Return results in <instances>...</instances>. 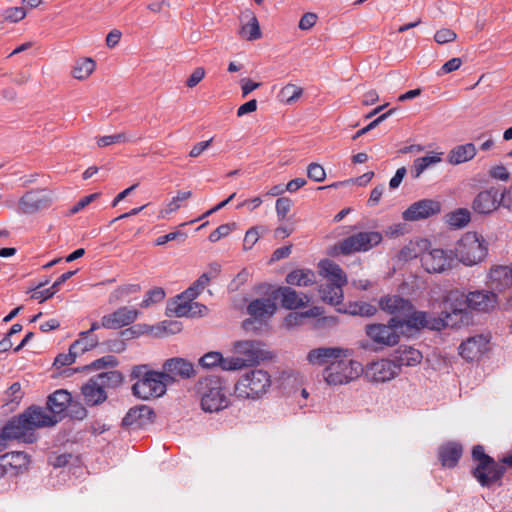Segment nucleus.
<instances>
[{
  "label": "nucleus",
  "instance_id": "f257e3e1",
  "mask_svg": "<svg viewBox=\"0 0 512 512\" xmlns=\"http://www.w3.org/2000/svg\"><path fill=\"white\" fill-rule=\"evenodd\" d=\"M195 393L204 412H220L230 405V392L226 381L215 375L200 378L195 384Z\"/></svg>",
  "mask_w": 512,
  "mask_h": 512
},
{
  "label": "nucleus",
  "instance_id": "f03ea898",
  "mask_svg": "<svg viewBox=\"0 0 512 512\" xmlns=\"http://www.w3.org/2000/svg\"><path fill=\"white\" fill-rule=\"evenodd\" d=\"M49 418L44 417L40 411L28 407L23 413L11 418L1 429L2 436L9 440L23 439L26 443L34 442V431L37 428L46 427Z\"/></svg>",
  "mask_w": 512,
  "mask_h": 512
},
{
  "label": "nucleus",
  "instance_id": "7ed1b4c3",
  "mask_svg": "<svg viewBox=\"0 0 512 512\" xmlns=\"http://www.w3.org/2000/svg\"><path fill=\"white\" fill-rule=\"evenodd\" d=\"M131 378L137 379L132 386L133 394L143 400L160 397L166 393L168 375L163 372L150 370L148 365H136L131 372Z\"/></svg>",
  "mask_w": 512,
  "mask_h": 512
},
{
  "label": "nucleus",
  "instance_id": "20e7f679",
  "mask_svg": "<svg viewBox=\"0 0 512 512\" xmlns=\"http://www.w3.org/2000/svg\"><path fill=\"white\" fill-rule=\"evenodd\" d=\"M409 310L404 319L392 318V322L398 323L400 329L405 327L408 331H441L450 325L451 315L447 311H441L440 315L436 316L430 311L417 310L413 304Z\"/></svg>",
  "mask_w": 512,
  "mask_h": 512
},
{
  "label": "nucleus",
  "instance_id": "39448f33",
  "mask_svg": "<svg viewBox=\"0 0 512 512\" xmlns=\"http://www.w3.org/2000/svg\"><path fill=\"white\" fill-rule=\"evenodd\" d=\"M472 459L477 465L472 470V476L482 487H491L494 483L500 482L506 467L497 463L494 458L485 453L482 445H475L472 448Z\"/></svg>",
  "mask_w": 512,
  "mask_h": 512
},
{
  "label": "nucleus",
  "instance_id": "423d86ee",
  "mask_svg": "<svg viewBox=\"0 0 512 512\" xmlns=\"http://www.w3.org/2000/svg\"><path fill=\"white\" fill-rule=\"evenodd\" d=\"M271 386V376L263 369L245 372L235 384L234 392L238 398L256 400L261 398Z\"/></svg>",
  "mask_w": 512,
  "mask_h": 512
},
{
  "label": "nucleus",
  "instance_id": "0eeeda50",
  "mask_svg": "<svg viewBox=\"0 0 512 512\" xmlns=\"http://www.w3.org/2000/svg\"><path fill=\"white\" fill-rule=\"evenodd\" d=\"M487 252L488 247L482 235L467 232L457 241L453 255L454 259L458 258L463 264L471 266L482 261Z\"/></svg>",
  "mask_w": 512,
  "mask_h": 512
},
{
  "label": "nucleus",
  "instance_id": "6e6552de",
  "mask_svg": "<svg viewBox=\"0 0 512 512\" xmlns=\"http://www.w3.org/2000/svg\"><path fill=\"white\" fill-rule=\"evenodd\" d=\"M362 372V365L358 361L340 358L324 369L323 377L329 385H343L357 378Z\"/></svg>",
  "mask_w": 512,
  "mask_h": 512
},
{
  "label": "nucleus",
  "instance_id": "1a4fd4ad",
  "mask_svg": "<svg viewBox=\"0 0 512 512\" xmlns=\"http://www.w3.org/2000/svg\"><path fill=\"white\" fill-rule=\"evenodd\" d=\"M71 398L70 392L58 389L47 397L46 408L37 405H32L31 407L40 411L44 417H48L47 421L53 423L47 424L46 427H51L66 417L68 406L71 404Z\"/></svg>",
  "mask_w": 512,
  "mask_h": 512
},
{
  "label": "nucleus",
  "instance_id": "9d476101",
  "mask_svg": "<svg viewBox=\"0 0 512 512\" xmlns=\"http://www.w3.org/2000/svg\"><path fill=\"white\" fill-rule=\"evenodd\" d=\"M383 240V236L378 231H366L353 234L342 241L336 246L342 255H350L355 252H366L377 246Z\"/></svg>",
  "mask_w": 512,
  "mask_h": 512
},
{
  "label": "nucleus",
  "instance_id": "9b49d317",
  "mask_svg": "<svg viewBox=\"0 0 512 512\" xmlns=\"http://www.w3.org/2000/svg\"><path fill=\"white\" fill-rule=\"evenodd\" d=\"M54 200V194L46 188L25 192L18 201V212L25 215L36 214L48 209Z\"/></svg>",
  "mask_w": 512,
  "mask_h": 512
},
{
  "label": "nucleus",
  "instance_id": "f8f14e48",
  "mask_svg": "<svg viewBox=\"0 0 512 512\" xmlns=\"http://www.w3.org/2000/svg\"><path fill=\"white\" fill-rule=\"evenodd\" d=\"M398 323L392 322V318L387 324L373 323L365 327V333L369 339L380 346H394L398 344L400 335Z\"/></svg>",
  "mask_w": 512,
  "mask_h": 512
},
{
  "label": "nucleus",
  "instance_id": "ddd939ff",
  "mask_svg": "<svg viewBox=\"0 0 512 512\" xmlns=\"http://www.w3.org/2000/svg\"><path fill=\"white\" fill-rule=\"evenodd\" d=\"M455 259L453 251H446L443 249H432L421 255L422 267L428 273H442L451 269L454 265Z\"/></svg>",
  "mask_w": 512,
  "mask_h": 512
},
{
  "label": "nucleus",
  "instance_id": "4468645a",
  "mask_svg": "<svg viewBox=\"0 0 512 512\" xmlns=\"http://www.w3.org/2000/svg\"><path fill=\"white\" fill-rule=\"evenodd\" d=\"M277 310L275 299L271 295L270 298H258L252 300L247 306V313L252 319H246L243 321V328L250 330L254 321L263 322L270 319Z\"/></svg>",
  "mask_w": 512,
  "mask_h": 512
},
{
  "label": "nucleus",
  "instance_id": "2eb2a0df",
  "mask_svg": "<svg viewBox=\"0 0 512 512\" xmlns=\"http://www.w3.org/2000/svg\"><path fill=\"white\" fill-rule=\"evenodd\" d=\"M441 212V203L434 199H421L412 203L402 212L403 220L416 222L438 215Z\"/></svg>",
  "mask_w": 512,
  "mask_h": 512
},
{
  "label": "nucleus",
  "instance_id": "dca6fc26",
  "mask_svg": "<svg viewBox=\"0 0 512 512\" xmlns=\"http://www.w3.org/2000/svg\"><path fill=\"white\" fill-rule=\"evenodd\" d=\"M363 372L368 381L383 383L394 379L400 371L394 361L381 359L367 364Z\"/></svg>",
  "mask_w": 512,
  "mask_h": 512
},
{
  "label": "nucleus",
  "instance_id": "f3484780",
  "mask_svg": "<svg viewBox=\"0 0 512 512\" xmlns=\"http://www.w3.org/2000/svg\"><path fill=\"white\" fill-rule=\"evenodd\" d=\"M138 315V310L122 306L113 313L104 315L101 318V325L106 329H120L133 323L137 319Z\"/></svg>",
  "mask_w": 512,
  "mask_h": 512
},
{
  "label": "nucleus",
  "instance_id": "a211bd4d",
  "mask_svg": "<svg viewBox=\"0 0 512 512\" xmlns=\"http://www.w3.org/2000/svg\"><path fill=\"white\" fill-rule=\"evenodd\" d=\"M163 374L169 376V378H167V382L171 384L174 382L176 377L189 379L195 376L196 372L194 365L191 362L184 358L174 357L167 359L163 363Z\"/></svg>",
  "mask_w": 512,
  "mask_h": 512
},
{
  "label": "nucleus",
  "instance_id": "6ab92c4d",
  "mask_svg": "<svg viewBox=\"0 0 512 512\" xmlns=\"http://www.w3.org/2000/svg\"><path fill=\"white\" fill-rule=\"evenodd\" d=\"M499 195L500 193L495 187L479 192L472 202L473 211L483 215L494 212L501 206Z\"/></svg>",
  "mask_w": 512,
  "mask_h": 512
},
{
  "label": "nucleus",
  "instance_id": "aec40b11",
  "mask_svg": "<svg viewBox=\"0 0 512 512\" xmlns=\"http://www.w3.org/2000/svg\"><path fill=\"white\" fill-rule=\"evenodd\" d=\"M207 307L193 300L186 298L179 299L171 302L167 306V315L176 317H195L201 316L206 312Z\"/></svg>",
  "mask_w": 512,
  "mask_h": 512
},
{
  "label": "nucleus",
  "instance_id": "412c9836",
  "mask_svg": "<svg viewBox=\"0 0 512 512\" xmlns=\"http://www.w3.org/2000/svg\"><path fill=\"white\" fill-rule=\"evenodd\" d=\"M199 365L203 368H212L220 366L222 370L233 371L245 367V363L240 358H224L220 352L211 351L204 354L199 359Z\"/></svg>",
  "mask_w": 512,
  "mask_h": 512
},
{
  "label": "nucleus",
  "instance_id": "4be33fe9",
  "mask_svg": "<svg viewBox=\"0 0 512 512\" xmlns=\"http://www.w3.org/2000/svg\"><path fill=\"white\" fill-rule=\"evenodd\" d=\"M379 307L392 318L404 319L412 307V302L399 295H386L380 298Z\"/></svg>",
  "mask_w": 512,
  "mask_h": 512
},
{
  "label": "nucleus",
  "instance_id": "5701e85b",
  "mask_svg": "<svg viewBox=\"0 0 512 512\" xmlns=\"http://www.w3.org/2000/svg\"><path fill=\"white\" fill-rule=\"evenodd\" d=\"M348 350L340 347H319L309 351L307 361L312 365H330L337 359L347 357Z\"/></svg>",
  "mask_w": 512,
  "mask_h": 512
},
{
  "label": "nucleus",
  "instance_id": "b1692460",
  "mask_svg": "<svg viewBox=\"0 0 512 512\" xmlns=\"http://www.w3.org/2000/svg\"><path fill=\"white\" fill-rule=\"evenodd\" d=\"M443 305L444 309L442 311H447L451 315L449 326H454L456 322L453 321V316L462 314L469 309L468 294L460 290H451L445 296Z\"/></svg>",
  "mask_w": 512,
  "mask_h": 512
},
{
  "label": "nucleus",
  "instance_id": "393cba45",
  "mask_svg": "<svg viewBox=\"0 0 512 512\" xmlns=\"http://www.w3.org/2000/svg\"><path fill=\"white\" fill-rule=\"evenodd\" d=\"M488 350V340L483 335L468 338L459 346V354L467 361L478 360Z\"/></svg>",
  "mask_w": 512,
  "mask_h": 512
},
{
  "label": "nucleus",
  "instance_id": "a878e982",
  "mask_svg": "<svg viewBox=\"0 0 512 512\" xmlns=\"http://www.w3.org/2000/svg\"><path fill=\"white\" fill-rule=\"evenodd\" d=\"M498 303L497 295L488 290H475L468 293L469 309L478 312H489Z\"/></svg>",
  "mask_w": 512,
  "mask_h": 512
},
{
  "label": "nucleus",
  "instance_id": "bb28decb",
  "mask_svg": "<svg viewBox=\"0 0 512 512\" xmlns=\"http://www.w3.org/2000/svg\"><path fill=\"white\" fill-rule=\"evenodd\" d=\"M272 296L275 300L280 298L282 307L288 310L304 307L309 301L307 296L302 298L294 289L288 286L275 289Z\"/></svg>",
  "mask_w": 512,
  "mask_h": 512
},
{
  "label": "nucleus",
  "instance_id": "cd10ccee",
  "mask_svg": "<svg viewBox=\"0 0 512 512\" xmlns=\"http://www.w3.org/2000/svg\"><path fill=\"white\" fill-rule=\"evenodd\" d=\"M154 416L153 410L146 406L140 405L129 409L122 419V425L125 427H141L145 425Z\"/></svg>",
  "mask_w": 512,
  "mask_h": 512
},
{
  "label": "nucleus",
  "instance_id": "c85d7f7f",
  "mask_svg": "<svg viewBox=\"0 0 512 512\" xmlns=\"http://www.w3.org/2000/svg\"><path fill=\"white\" fill-rule=\"evenodd\" d=\"M463 454V447L457 442H448L439 448V460L443 467H455Z\"/></svg>",
  "mask_w": 512,
  "mask_h": 512
},
{
  "label": "nucleus",
  "instance_id": "c756f323",
  "mask_svg": "<svg viewBox=\"0 0 512 512\" xmlns=\"http://www.w3.org/2000/svg\"><path fill=\"white\" fill-rule=\"evenodd\" d=\"M81 392L86 404L91 406L98 405L107 399L106 391L101 388L95 376L82 386Z\"/></svg>",
  "mask_w": 512,
  "mask_h": 512
},
{
  "label": "nucleus",
  "instance_id": "7c9ffc66",
  "mask_svg": "<svg viewBox=\"0 0 512 512\" xmlns=\"http://www.w3.org/2000/svg\"><path fill=\"white\" fill-rule=\"evenodd\" d=\"M235 351L243 355L239 357L245 363V366L258 362L260 357L259 343L251 340L238 341L234 344Z\"/></svg>",
  "mask_w": 512,
  "mask_h": 512
},
{
  "label": "nucleus",
  "instance_id": "2f4dec72",
  "mask_svg": "<svg viewBox=\"0 0 512 512\" xmlns=\"http://www.w3.org/2000/svg\"><path fill=\"white\" fill-rule=\"evenodd\" d=\"M422 353L411 346H399L395 352V363L401 366H415L422 360Z\"/></svg>",
  "mask_w": 512,
  "mask_h": 512
},
{
  "label": "nucleus",
  "instance_id": "473e14b6",
  "mask_svg": "<svg viewBox=\"0 0 512 512\" xmlns=\"http://www.w3.org/2000/svg\"><path fill=\"white\" fill-rule=\"evenodd\" d=\"M491 286L497 290H503L512 285V266H497L491 269L489 274Z\"/></svg>",
  "mask_w": 512,
  "mask_h": 512
},
{
  "label": "nucleus",
  "instance_id": "72a5a7b5",
  "mask_svg": "<svg viewBox=\"0 0 512 512\" xmlns=\"http://www.w3.org/2000/svg\"><path fill=\"white\" fill-rule=\"evenodd\" d=\"M320 268L324 276L328 279L327 283H335L343 286L347 284V277L343 269L333 261H321Z\"/></svg>",
  "mask_w": 512,
  "mask_h": 512
},
{
  "label": "nucleus",
  "instance_id": "f704fd0d",
  "mask_svg": "<svg viewBox=\"0 0 512 512\" xmlns=\"http://www.w3.org/2000/svg\"><path fill=\"white\" fill-rule=\"evenodd\" d=\"M476 155V147L473 143H466L454 147L448 154V161L458 165L473 159Z\"/></svg>",
  "mask_w": 512,
  "mask_h": 512
},
{
  "label": "nucleus",
  "instance_id": "c9c22d12",
  "mask_svg": "<svg viewBox=\"0 0 512 512\" xmlns=\"http://www.w3.org/2000/svg\"><path fill=\"white\" fill-rule=\"evenodd\" d=\"M242 19H246L247 23L241 26L240 35L249 41L261 38L262 33L256 16L247 11L243 14Z\"/></svg>",
  "mask_w": 512,
  "mask_h": 512
},
{
  "label": "nucleus",
  "instance_id": "e433bc0d",
  "mask_svg": "<svg viewBox=\"0 0 512 512\" xmlns=\"http://www.w3.org/2000/svg\"><path fill=\"white\" fill-rule=\"evenodd\" d=\"M2 456L6 458L5 463L7 464L8 472L12 475L18 474L22 469L27 468L29 464V458L24 452L14 451L5 453Z\"/></svg>",
  "mask_w": 512,
  "mask_h": 512
},
{
  "label": "nucleus",
  "instance_id": "4c0bfd02",
  "mask_svg": "<svg viewBox=\"0 0 512 512\" xmlns=\"http://www.w3.org/2000/svg\"><path fill=\"white\" fill-rule=\"evenodd\" d=\"M343 285L335 284V283H326L322 284L319 288V293L321 298L331 304L338 305L343 300Z\"/></svg>",
  "mask_w": 512,
  "mask_h": 512
},
{
  "label": "nucleus",
  "instance_id": "58836bf2",
  "mask_svg": "<svg viewBox=\"0 0 512 512\" xmlns=\"http://www.w3.org/2000/svg\"><path fill=\"white\" fill-rule=\"evenodd\" d=\"M100 344L98 336L83 331L79 333V338L71 344V351H75L77 354H83Z\"/></svg>",
  "mask_w": 512,
  "mask_h": 512
},
{
  "label": "nucleus",
  "instance_id": "ea45409f",
  "mask_svg": "<svg viewBox=\"0 0 512 512\" xmlns=\"http://www.w3.org/2000/svg\"><path fill=\"white\" fill-rule=\"evenodd\" d=\"M314 277L311 270L297 269L286 276V282L290 285L306 287L314 283Z\"/></svg>",
  "mask_w": 512,
  "mask_h": 512
},
{
  "label": "nucleus",
  "instance_id": "a19ab883",
  "mask_svg": "<svg viewBox=\"0 0 512 512\" xmlns=\"http://www.w3.org/2000/svg\"><path fill=\"white\" fill-rule=\"evenodd\" d=\"M96 63L92 58H82L76 61L72 75L75 79L85 80L95 70Z\"/></svg>",
  "mask_w": 512,
  "mask_h": 512
},
{
  "label": "nucleus",
  "instance_id": "79ce46f5",
  "mask_svg": "<svg viewBox=\"0 0 512 512\" xmlns=\"http://www.w3.org/2000/svg\"><path fill=\"white\" fill-rule=\"evenodd\" d=\"M95 377L104 391L107 388H116L123 382V375L117 370L99 373Z\"/></svg>",
  "mask_w": 512,
  "mask_h": 512
},
{
  "label": "nucleus",
  "instance_id": "37998d69",
  "mask_svg": "<svg viewBox=\"0 0 512 512\" xmlns=\"http://www.w3.org/2000/svg\"><path fill=\"white\" fill-rule=\"evenodd\" d=\"M440 161L441 158L438 155L416 158L411 168V176L414 179L419 178L427 168H429L431 165L439 163Z\"/></svg>",
  "mask_w": 512,
  "mask_h": 512
},
{
  "label": "nucleus",
  "instance_id": "c03bdc74",
  "mask_svg": "<svg viewBox=\"0 0 512 512\" xmlns=\"http://www.w3.org/2000/svg\"><path fill=\"white\" fill-rule=\"evenodd\" d=\"M209 281L210 277L208 274L203 273L189 288H187L181 295H179L178 298H186L188 300L196 299L204 290Z\"/></svg>",
  "mask_w": 512,
  "mask_h": 512
},
{
  "label": "nucleus",
  "instance_id": "a18cd8bd",
  "mask_svg": "<svg viewBox=\"0 0 512 512\" xmlns=\"http://www.w3.org/2000/svg\"><path fill=\"white\" fill-rule=\"evenodd\" d=\"M346 312L354 316L370 317L377 312V309L375 306L367 302H355L349 305Z\"/></svg>",
  "mask_w": 512,
  "mask_h": 512
},
{
  "label": "nucleus",
  "instance_id": "49530a36",
  "mask_svg": "<svg viewBox=\"0 0 512 512\" xmlns=\"http://www.w3.org/2000/svg\"><path fill=\"white\" fill-rule=\"evenodd\" d=\"M140 291L139 284H125L117 287L114 291L109 295V303H115L124 297L137 293Z\"/></svg>",
  "mask_w": 512,
  "mask_h": 512
},
{
  "label": "nucleus",
  "instance_id": "de8ad7c7",
  "mask_svg": "<svg viewBox=\"0 0 512 512\" xmlns=\"http://www.w3.org/2000/svg\"><path fill=\"white\" fill-rule=\"evenodd\" d=\"M447 222L449 225L457 228L466 226L470 221V212L467 209L460 208L454 212H451L447 216Z\"/></svg>",
  "mask_w": 512,
  "mask_h": 512
},
{
  "label": "nucleus",
  "instance_id": "09e8293b",
  "mask_svg": "<svg viewBox=\"0 0 512 512\" xmlns=\"http://www.w3.org/2000/svg\"><path fill=\"white\" fill-rule=\"evenodd\" d=\"M23 391L21 388V384L19 382H14L4 394L3 401L6 405L9 404H19L21 399L23 398Z\"/></svg>",
  "mask_w": 512,
  "mask_h": 512
},
{
  "label": "nucleus",
  "instance_id": "8fccbe9b",
  "mask_svg": "<svg viewBox=\"0 0 512 512\" xmlns=\"http://www.w3.org/2000/svg\"><path fill=\"white\" fill-rule=\"evenodd\" d=\"M302 94L303 89L301 87L294 84H287L281 89L279 96L282 101L290 104L295 102Z\"/></svg>",
  "mask_w": 512,
  "mask_h": 512
},
{
  "label": "nucleus",
  "instance_id": "3c124183",
  "mask_svg": "<svg viewBox=\"0 0 512 512\" xmlns=\"http://www.w3.org/2000/svg\"><path fill=\"white\" fill-rule=\"evenodd\" d=\"M130 137L124 133H118L114 135L101 136L97 139V145L100 148L107 147L113 144L126 143L130 141Z\"/></svg>",
  "mask_w": 512,
  "mask_h": 512
},
{
  "label": "nucleus",
  "instance_id": "603ef678",
  "mask_svg": "<svg viewBox=\"0 0 512 512\" xmlns=\"http://www.w3.org/2000/svg\"><path fill=\"white\" fill-rule=\"evenodd\" d=\"M164 298H165V291L160 287H155L146 293L140 306L142 308H147L152 304L161 302Z\"/></svg>",
  "mask_w": 512,
  "mask_h": 512
},
{
  "label": "nucleus",
  "instance_id": "864d4df0",
  "mask_svg": "<svg viewBox=\"0 0 512 512\" xmlns=\"http://www.w3.org/2000/svg\"><path fill=\"white\" fill-rule=\"evenodd\" d=\"M66 416L76 420H83L87 416V410L81 403L75 402L71 398V404L68 406Z\"/></svg>",
  "mask_w": 512,
  "mask_h": 512
},
{
  "label": "nucleus",
  "instance_id": "5fc2aeb1",
  "mask_svg": "<svg viewBox=\"0 0 512 512\" xmlns=\"http://www.w3.org/2000/svg\"><path fill=\"white\" fill-rule=\"evenodd\" d=\"M118 365V360L116 357L112 355H107L104 357H101L99 359H96L93 361L90 365L87 366V368L91 370H99L105 367H116Z\"/></svg>",
  "mask_w": 512,
  "mask_h": 512
},
{
  "label": "nucleus",
  "instance_id": "6e6d98bb",
  "mask_svg": "<svg viewBox=\"0 0 512 512\" xmlns=\"http://www.w3.org/2000/svg\"><path fill=\"white\" fill-rule=\"evenodd\" d=\"M251 277V273L248 269H242L235 278L229 283L228 290L231 292H236L240 289V287L245 284L249 278Z\"/></svg>",
  "mask_w": 512,
  "mask_h": 512
},
{
  "label": "nucleus",
  "instance_id": "4d7b16f0",
  "mask_svg": "<svg viewBox=\"0 0 512 512\" xmlns=\"http://www.w3.org/2000/svg\"><path fill=\"white\" fill-rule=\"evenodd\" d=\"M26 16V11L23 7H10L7 8L3 17L6 21L16 23L22 20Z\"/></svg>",
  "mask_w": 512,
  "mask_h": 512
},
{
  "label": "nucleus",
  "instance_id": "13d9d810",
  "mask_svg": "<svg viewBox=\"0 0 512 512\" xmlns=\"http://www.w3.org/2000/svg\"><path fill=\"white\" fill-rule=\"evenodd\" d=\"M235 228V223L232 224H222L218 226L214 231H212L208 237L209 241L214 243L219 241L221 238L230 234V232Z\"/></svg>",
  "mask_w": 512,
  "mask_h": 512
},
{
  "label": "nucleus",
  "instance_id": "bf43d9fd",
  "mask_svg": "<svg viewBox=\"0 0 512 512\" xmlns=\"http://www.w3.org/2000/svg\"><path fill=\"white\" fill-rule=\"evenodd\" d=\"M307 176L315 182H322L326 178V173L320 164L311 163L307 167Z\"/></svg>",
  "mask_w": 512,
  "mask_h": 512
},
{
  "label": "nucleus",
  "instance_id": "052dcab7",
  "mask_svg": "<svg viewBox=\"0 0 512 512\" xmlns=\"http://www.w3.org/2000/svg\"><path fill=\"white\" fill-rule=\"evenodd\" d=\"M292 207V200L288 197H280L276 200V213L279 220H283Z\"/></svg>",
  "mask_w": 512,
  "mask_h": 512
},
{
  "label": "nucleus",
  "instance_id": "680f3d73",
  "mask_svg": "<svg viewBox=\"0 0 512 512\" xmlns=\"http://www.w3.org/2000/svg\"><path fill=\"white\" fill-rule=\"evenodd\" d=\"M77 353L75 351H71V346L69 347V352L67 354L61 353L56 356L53 365L56 368H61L63 366L71 365L75 362L77 357Z\"/></svg>",
  "mask_w": 512,
  "mask_h": 512
},
{
  "label": "nucleus",
  "instance_id": "e2e57ef3",
  "mask_svg": "<svg viewBox=\"0 0 512 512\" xmlns=\"http://www.w3.org/2000/svg\"><path fill=\"white\" fill-rule=\"evenodd\" d=\"M100 345L105 346V350L114 353H121L126 349V343L121 338L109 339Z\"/></svg>",
  "mask_w": 512,
  "mask_h": 512
},
{
  "label": "nucleus",
  "instance_id": "0e129e2a",
  "mask_svg": "<svg viewBox=\"0 0 512 512\" xmlns=\"http://www.w3.org/2000/svg\"><path fill=\"white\" fill-rule=\"evenodd\" d=\"M457 35L454 31L451 29L443 28L438 30L435 35L434 39L439 44H445L448 42H452L456 39Z\"/></svg>",
  "mask_w": 512,
  "mask_h": 512
},
{
  "label": "nucleus",
  "instance_id": "69168bd1",
  "mask_svg": "<svg viewBox=\"0 0 512 512\" xmlns=\"http://www.w3.org/2000/svg\"><path fill=\"white\" fill-rule=\"evenodd\" d=\"M258 229H259V227H252L246 231L245 237H244V243H243L245 250L251 249L258 241V239H259Z\"/></svg>",
  "mask_w": 512,
  "mask_h": 512
},
{
  "label": "nucleus",
  "instance_id": "338daca9",
  "mask_svg": "<svg viewBox=\"0 0 512 512\" xmlns=\"http://www.w3.org/2000/svg\"><path fill=\"white\" fill-rule=\"evenodd\" d=\"M43 285H44V283H40L37 286L36 290L31 295L32 299L39 300L40 302H43V301L51 298L56 293L54 291V289H52V287L46 288L43 290H39Z\"/></svg>",
  "mask_w": 512,
  "mask_h": 512
},
{
  "label": "nucleus",
  "instance_id": "774afa93",
  "mask_svg": "<svg viewBox=\"0 0 512 512\" xmlns=\"http://www.w3.org/2000/svg\"><path fill=\"white\" fill-rule=\"evenodd\" d=\"M461 65H462V60L460 58H457V57L452 58L443 64L440 71L438 72V75L448 74L453 71H456L457 69L460 68Z\"/></svg>",
  "mask_w": 512,
  "mask_h": 512
}]
</instances>
